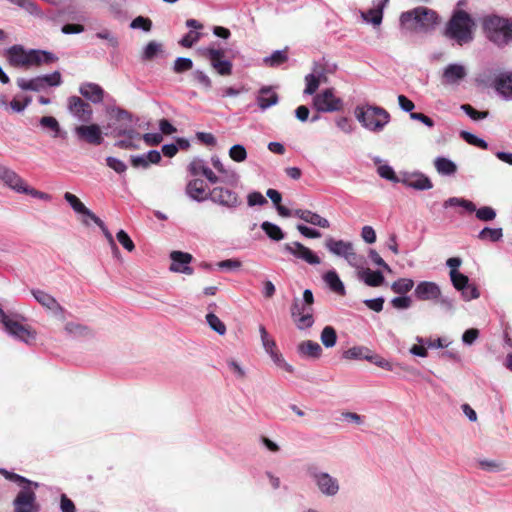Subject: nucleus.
Listing matches in <instances>:
<instances>
[{
    "label": "nucleus",
    "instance_id": "63",
    "mask_svg": "<svg viewBox=\"0 0 512 512\" xmlns=\"http://www.w3.org/2000/svg\"><path fill=\"white\" fill-rule=\"evenodd\" d=\"M367 361L387 371L393 370V366L388 360L384 359L378 354L373 353L371 350L370 355H368Z\"/></svg>",
    "mask_w": 512,
    "mask_h": 512
},
{
    "label": "nucleus",
    "instance_id": "55",
    "mask_svg": "<svg viewBox=\"0 0 512 512\" xmlns=\"http://www.w3.org/2000/svg\"><path fill=\"white\" fill-rule=\"evenodd\" d=\"M202 36V33L199 31L190 30L182 36L178 43L184 48H191L202 38Z\"/></svg>",
    "mask_w": 512,
    "mask_h": 512
},
{
    "label": "nucleus",
    "instance_id": "45",
    "mask_svg": "<svg viewBox=\"0 0 512 512\" xmlns=\"http://www.w3.org/2000/svg\"><path fill=\"white\" fill-rule=\"evenodd\" d=\"M361 17L366 23L372 24L373 26H380L383 21V13L376 7L366 12H361Z\"/></svg>",
    "mask_w": 512,
    "mask_h": 512
},
{
    "label": "nucleus",
    "instance_id": "38",
    "mask_svg": "<svg viewBox=\"0 0 512 512\" xmlns=\"http://www.w3.org/2000/svg\"><path fill=\"white\" fill-rule=\"evenodd\" d=\"M162 51H163V46H162L161 43H159L157 41H154V40L150 41L143 48V51H142V54H141V60L142 61H152Z\"/></svg>",
    "mask_w": 512,
    "mask_h": 512
},
{
    "label": "nucleus",
    "instance_id": "26",
    "mask_svg": "<svg viewBox=\"0 0 512 512\" xmlns=\"http://www.w3.org/2000/svg\"><path fill=\"white\" fill-rule=\"evenodd\" d=\"M256 100L259 108L265 111L279 102V96L272 87L263 86L259 89Z\"/></svg>",
    "mask_w": 512,
    "mask_h": 512
},
{
    "label": "nucleus",
    "instance_id": "11",
    "mask_svg": "<svg viewBox=\"0 0 512 512\" xmlns=\"http://www.w3.org/2000/svg\"><path fill=\"white\" fill-rule=\"evenodd\" d=\"M343 100L334 95L333 88H326L316 94L312 100V106L317 112L331 113L343 109Z\"/></svg>",
    "mask_w": 512,
    "mask_h": 512
},
{
    "label": "nucleus",
    "instance_id": "49",
    "mask_svg": "<svg viewBox=\"0 0 512 512\" xmlns=\"http://www.w3.org/2000/svg\"><path fill=\"white\" fill-rule=\"evenodd\" d=\"M206 321L209 325V327L218 333L219 335H224L226 333V326L221 321V319L215 315L214 313L210 312L206 315Z\"/></svg>",
    "mask_w": 512,
    "mask_h": 512
},
{
    "label": "nucleus",
    "instance_id": "3",
    "mask_svg": "<svg viewBox=\"0 0 512 512\" xmlns=\"http://www.w3.org/2000/svg\"><path fill=\"white\" fill-rule=\"evenodd\" d=\"M440 23L439 14L428 7L418 6L400 14L399 25L407 32L430 34Z\"/></svg>",
    "mask_w": 512,
    "mask_h": 512
},
{
    "label": "nucleus",
    "instance_id": "22",
    "mask_svg": "<svg viewBox=\"0 0 512 512\" xmlns=\"http://www.w3.org/2000/svg\"><path fill=\"white\" fill-rule=\"evenodd\" d=\"M0 180L17 193L26 191L24 180L12 169L0 164Z\"/></svg>",
    "mask_w": 512,
    "mask_h": 512
},
{
    "label": "nucleus",
    "instance_id": "31",
    "mask_svg": "<svg viewBox=\"0 0 512 512\" xmlns=\"http://www.w3.org/2000/svg\"><path fill=\"white\" fill-rule=\"evenodd\" d=\"M200 55L209 61V64H213L217 60H223L226 58V51L219 45L216 47V43H211L207 47L199 48Z\"/></svg>",
    "mask_w": 512,
    "mask_h": 512
},
{
    "label": "nucleus",
    "instance_id": "47",
    "mask_svg": "<svg viewBox=\"0 0 512 512\" xmlns=\"http://www.w3.org/2000/svg\"><path fill=\"white\" fill-rule=\"evenodd\" d=\"M293 320L299 330L309 329L315 322L313 310H308L305 314L299 315L298 317L293 318Z\"/></svg>",
    "mask_w": 512,
    "mask_h": 512
},
{
    "label": "nucleus",
    "instance_id": "21",
    "mask_svg": "<svg viewBox=\"0 0 512 512\" xmlns=\"http://www.w3.org/2000/svg\"><path fill=\"white\" fill-rule=\"evenodd\" d=\"M440 286L432 281H420L415 289L414 296L417 300H436L440 297Z\"/></svg>",
    "mask_w": 512,
    "mask_h": 512
},
{
    "label": "nucleus",
    "instance_id": "2",
    "mask_svg": "<svg viewBox=\"0 0 512 512\" xmlns=\"http://www.w3.org/2000/svg\"><path fill=\"white\" fill-rule=\"evenodd\" d=\"M0 475L6 480L16 483L20 490L13 500V512H40L41 506L37 502L35 490L40 486L38 482L32 481L20 474L0 468Z\"/></svg>",
    "mask_w": 512,
    "mask_h": 512
},
{
    "label": "nucleus",
    "instance_id": "18",
    "mask_svg": "<svg viewBox=\"0 0 512 512\" xmlns=\"http://www.w3.org/2000/svg\"><path fill=\"white\" fill-rule=\"evenodd\" d=\"M171 265L169 270L175 273L192 275L194 270L190 266L193 256L190 253L182 251H172L170 253Z\"/></svg>",
    "mask_w": 512,
    "mask_h": 512
},
{
    "label": "nucleus",
    "instance_id": "37",
    "mask_svg": "<svg viewBox=\"0 0 512 512\" xmlns=\"http://www.w3.org/2000/svg\"><path fill=\"white\" fill-rule=\"evenodd\" d=\"M503 237V230L501 227H484L477 235V238L482 241L498 242Z\"/></svg>",
    "mask_w": 512,
    "mask_h": 512
},
{
    "label": "nucleus",
    "instance_id": "7",
    "mask_svg": "<svg viewBox=\"0 0 512 512\" xmlns=\"http://www.w3.org/2000/svg\"><path fill=\"white\" fill-rule=\"evenodd\" d=\"M480 83L491 87L505 101H512V71H501L492 77V71L484 72Z\"/></svg>",
    "mask_w": 512,
    "mask_h": 512
},
{
    "label": "nucleus",
    "instance_id": "25",
    "mask_svg": "<svg viewBox=\"0 0 512 512\" xmlns=\"http://www.w3.org/2000/svg\"><path fill=\"white\" fill-rule=\"evenodd\" d=\"M297 354L304 359L317 360L322 355V347L312 340H305L298 344Z\"/></svg>",
    "mask_w": 512,
    "mask_h": 512
},
{
    "label": "nucleus",
    "instance_id": "61",
    "mask_svg": "<svg viewBox=\"0 0 512 512\" xmlns=\"http://www.w3.org/2000/svg\"><path fill=\"white\" fill-rule=\"evenodd\" d=\"M206 165L205 160L196 157L189 163L187 170L191 176L197 177L201 175Z\"/></svg>",
    "mask_w": 512,
    "mask_h": 512
},
{
    "label": "nucleus",
    "instance_id": "15",
    "mask_svg": "<svg viewBox=\"0 0 512 512\" xmlns=\"http://www.w3.org/2000/svg\"><path fill=\"white\" fill-rule=\"evenodd\" d=\"M282 249L285 253L290 254L297 259H301L310 265H318L321 262L319 256L314 251L304 246L299 241L286 243L283 245Z\"/></svg>",
    "mask_w": 512,
    "mask_h": 512
},
{
    "label": "nucleus",
    "instance_id": "51",
    "mask_svg": "<svg viewBox=\"0 0 512 512\" xmlns=\"http://www.w3.org/2000/svg\"><path fill=\"white\" fill-rule=\"evenodd\" d=\"M106 165L115 171L118 175L122 176L127 170V164L121 159L114 156H107L105 158Z\"/></svg>",
    "mask_w": 512,
    "mask_h": 512
},
{
    "label": "nucleus",
    "instance_id": "29",
    "mask_svg": "<svg viewBox=\"0 0 512 512\" xmlns=\"http://www.w3.org/2000/svg\"><path fill=\"white\" fill-rule=\"evenodd\" d=\"M39 125L43 130H49L52 132L53 138H60L65 140L67 138V132L63 130L58 120L53 116H43L39 119Z\"/></svg>",
    "mask_w": 512,
    "mask_h": 512
},
{
    "label": "nucleus",
    "instance_id": "34",
    "mask_svg": "<svg viewBox=\"0 0 512 512\" xmlns=\"http://www.w3.org/2000/svg\"><path fill=\"white\" fill-rule=\"evenodd\" d=\"M63 197L75 213L87 216L89 218L95 214L90 209H88L76 195L70 192H66Z\"/></svg>",
    "mask_w": 512,
    "mask_h": 512
},
{
    "label": "nucleus",
    "instance_id": "33",
    "mask_svg": "<svg viewBox=\"0 0 512 512\" xmlns=\"http://www.w3.org/2000/svg\"><path fill=\"white\" fill-rule=\"evenodd\" d=\"M31 54V66L41 64H51L58 60V57L47 50L42 49H30Z\"/></svg>",
    "mask_w": 512,
    "mask_h": 512
},
{
    "label": "nucleus",
    "instance_id": "39",
    "mask_svg": "<svg viewBox=\"0 0 512 512\" xmlns=\"http://www.w3.org/2000/svg\"><path fill=\"white\" fill-rule=\"evenodd\" d=\"M370 349L365 346H354L344 351L342 357L350 360H367Z\"/></svg>",
    "mask_w": 512,
    "mask_h": 512
},
{
    "label": "nucleus",
    "instance_id": "48",
    "mask_svg": "<svg viewBox=\"0 0 512 512\" xmlns=\"http://www.w3.org/2000/svg\"><path fill=\"white\" fill-rule=\"evenodd\" d=\"M449 276L453 287L457 291L464 289L470 283L469 277L461 272L450 271Z\"/></svg>",
    "mask_w": 512,
    "mask_h": 512
},
{
    "label": "nucleus",
    "instance_id": "36",
    "mask_svg": "<svg viewBox=\"0 0 512 512\" xmlns=\"http://www.w3.org/2000/svg\"><path fill=\"white\" fill-rule=\"evenodd\" d=\"M288 60V47L275 50L271 55L263 58V63L271 68L280 67Z\"/></svg>",
    "mask_w": 512,
    "mask_h": 512
},
{
    "label": "nucleus",
    "instance_id": "6",
    "mask_svg": "<svg viewBox=\"0 0 512 512\" xmlns=\"http://www.w3.org/2000/svg\"><path fill=\"white\" fill-rule=\"evenodd\" d=\"M482 29L485 37L500 48L512 41V19L488 15L483 18Z\"/></svg>",
    "mask_w": 512,
    "mask_h": 512
},
{
    "label": "nucleus",
    "instance_id": "59",
    "mask_svg": "<svg viewBox=\"0 0 512 512\" xmlns=\"http://www.w3.org/2000/svg\"><path fill=\"white\" fill-rule=\"evenodd\" d=\"M259 333L261 337L262 346L267 354L269 352H272V350H274L275 348H277L275 340L269 337V334L264 325L259 326Z\"/></svg>",
    "mask_w": 512,
    "mask_h": 512
},
{
    "label": "nucleus",
    "instance_id": "43",
    "mask_svg": "<svg viewBox=\"0 0 512 512\" xmlns=\"http://www.w3.org/2000/svg\"><path fill=\"white\" fill-rule=\"evenodd\" d=\"M215 72L223 77L230 76L233 73V63L230 59L217 60L210 65Z\"/></svg>",
    "mask_w": 512,
    "mask_h": 512
},
{
    "label": "nucleus",
    "instance_id": "41",
    "mask_svg": "<svg viewBox=\"0 0 512 512\" xmlns=\"http://www.w3.org/2000/svg\"><path fill=\"white\" fill-rule=\"evenodd\" d=\"M390 287L394 293L406 295L414 287V281L411 278H399Z\"/></svg>",
    "mask_w": 512,
    "mask_h": 512
},
{
    "label": "nucleus",
    "instance_id": "54",
    "mask_svg": "<svg viewBox=\"0 0 512 512\" xmlns=\"http://www.w3.org/2000/svg\"><path fill=\"white\" fill-rule=\"evenodd\" d=\"M305 222L312 224L314 226H318L321 228H329L330 223L326 218H323L316 212H312L310 210H307L305 215Z\"/></svg>",
    "mask_w": 512,
    "mask_h": 512
},
{
    "label": "nucleus",
    "instance_id": "46",
    "mask_svg": "<svg viewBox=\"0 0 512 512\" xmlns=\"http://www.w3.org/2000/svg\"><path fill=\"white\" fill-rule=\"evenodd\" d=\"M377 172L379 176L385 180L391 181L393 183H402L401 174L397 175L393 167L388 164L380 165L377 168Z\"/></svg>",
    "mask_w": 512,
    "mask_h": 512
},
{
    "label": "nucleus",
    "instance_id": "1",
    "mask_svg": "<svg viewBox=\"0 0 512 512\" xmlns=\"http://www.w3.org/2000/svg\"><path fill=\"white\" fill-rule=\"evenodd\" d=\"M476 22L472 15L464 9L454 8L446 22L442 35L452 45L464 46L474 40Z\"/></svg>",
    "mask_w": 512,
    "mask_h": 512
},
{
    "label": "nucleus",
    "instance_id": "50",
    "mask_svg": "<svg viewBox=\"0 0 512 512\" xmlns=\"http://www.w3.org/2000/svg\"><path fill=\"white\" fill-rule=\"evenodd\" d=\"M191 77L195 83L199 84L205 90L212 88V80L204 71L196 69L191 73Z\"/></svg>",
    "mask_w": 512,
    "mask_h": 512
},
{
    "label": "nucleus",
    "instance_id": "52",
    "mask_svg": "<svg viewBox=\"0 0 512 512\" xmlns=\"http://www.w3.org/2000/svg\"><path fill=\"white\" fill-rule=\"evenodd\" d=\"M90 219L101 229L103 235L109 242L111 249L117 251L116 242L106 224L96 214H94Z\"/></svg>",
    "mask_w": 512,
    "mask_h": 512
},
{
    "label": "nucleus",
    "instance_id": "32",
    "mask_svg": "<svg viewBox=\"0 0 512 512\" xmlns=\"http://www.w3.org/2000/svg\"><path fill=\"white\" fill-rule=\"evenodd\" d=\"M436 171L442 176H452L457 172V165L451 159L438 156L434 160Z\"/></svg>",
    "mask_w": 512,
    "mask_h": 512
},
{
    "label": "nucleus",
    "instance_id": "8",
    "mask_svg": "<svg viewBox=\"0 0 512 512\" xmlns=\"http://www.w3.org/2000/svg\"><path fill=\"white\" fill-rule=\"evenodd\" d=\"M24 320H26L24 316L15 313L5 317L2 325L9 336L30 345L36 340V331L30 326L23 325L21 322Z\"/></svg>",
    "mask_w": 512,
    "mask_h": 512
},
{
    "label": "nucleus",
    "instance_id": "44",
    "mask_svg": "<svg viewBox=\"0 0 512 512\" xmlns=\"http://www.w3.org/2000/svg\"><path fill=\"white\" fill-rule=\"evenodd\" d=\"M322 76L323 72H320L318 75H315L314 73L307 74L305 76V89L303 93L306 95H313L320 85V77Z\"/></svg>",
    "mask_w": 512,
    "mask_h": 512
},
{
    "label": "nucleus",
    "instance_id": "57",
    "mask_svg": "<svg viewBox=\"0 0 512 512\" xmlns=\"http://www.w3.org/2000/svg\"><path fill=\"white\" fill-rule=\"evenodd\" d=\"M228 154L235 162H243L247 159V150L242 144H235L231 146Z\"/></svg>",
    "mask_w": 512,
    "mask_h": 512
},
{
    "label": "nucleus",
    "instance_id": "40",
    "mask_svg": "<svg viewBox=\"0 0 512 512\" xmlns=\"http://www.w3.org/2000/svg\"><path fill=\"white\" fill-rule=\"evenodd\" d=\"M460 137L469 145L478 147L483 150H487L489 148V144L487 141H485L483 138H480L479 136L475 135L472 132L462 130L460 131Z\"/></svg>",
    "mask_w": 512,
    "mask_h": 512
},
{
    "label": "nucleus",
    "instance_id": "10",
    "mask_svg": "<svg viewBox=\"0 0 512 512\" xmlns=\"http://www.w3.org/2000/svg\"><path fill=\"white\" fill-rule=\"evenodd\" d=\"M208 200L219 206L227 208L229 211H235L242 205V200L238 193L225 186H215L208 191Z\"/></svg>",
    "mask_w": 512,
    "mask_h": 512
},
{
    "label": "nucleus",
    "instance_id": "35",
    "mask_svg": "<svg viewBox=\"0 0 512 512\" xmlns=\"http://www.w3.org/2000/svg\"><path fill=\"white\" fill-rule=\"evenodd\" d=\"M260 227L266 236L272 241L278 242L286 238V233L275 223L264 221L261 223Z\"/></svg>",
    "mask_w": 512,
    "mask_h": 512
},
{
    "label": "nucleus",
    "instance_id": "58",
    "mask_svg": "<svg viewBox=\"0 0 512 512\" xmlns=\"http://www.w3.org/2000/svg\"><path fill=\"white\" fill-rule=\"evenodd\" d=\"M152 25L153 24L150 18L144 16H137L131 21L129 27L131 29H139L143 32H149L152 29Z\"/></svg>",
    "mask_w": 512,
    "mask_h": 512
},
{
    "label": "nucleus",
    "instance_id": "16",
    "mask_svg": "<svg viewBox=\"0 0 512 512\" xmlns=\"http://www.w3.org/2000/svg\"><path fill=\"white\" fill-rule=\"evenodd\" d=\"M401 180L404 186L417 191H426L433 187L431 179L420 171H403L401 172Z\"/></svg>",
    "mask_w": 512,
    "mask_h": 512
},
{
    "label": "nucleus",
    "instance_id": "14",
    "mask_svg": "<svg viewBox=\"0 0 512 512\" xmlns=\"http://www.w3.org/2000/svg\"><path fill=\"white\" fill-rule=\"evenodd\" d=\"M74 134L79 141L95 146L101 145L104 141L102 130L100 126L95 123L76 126L74 128Z\"/></svg>",
    "mask_w": 512,
    "mask_h": 512
},
{
    "label": "nucleus",
    "instance_id": "4",
    "mask_svg": "<svg viewBox=\"0 0 512 512\" xmlns=\"http://www.w3.org/2000/svg\"><path fill=\"white\" fill-rule=\"evenodd\" d=\"M106 114L109 121L105 127L106 135L112 137H129L139 139L141 136L136 130L139 118L134 116L130 111L119 106H107Z\"/></svg>",
    "mask_w": 512,
    "mask_h": 512
},
{
    "label": "nucleus",
    "instance_id": "12",
    "mask_svg": "<svg viewBox=\"0 0 512 512\" xmlns=\"http://www.w3.org/2000/svg\"><path fill=\"white\" fill-rule=\"evenodd\" d=\"M307 472L315 481L318 489L325 496H335L339 491L338 480L329 473L319 472L315 466H309Z\"/></svg>",
    "mask_w": 512,
    "mask_h": 512
},
{
    "label": "nucleus",
    "instance_id": "56",
    "mask_svg": "<svg viewBox=\"0 0 512 512\" xmlns=\"http://www.w3.org/2000/svg\"><path fill=\"white\" fill-rule=\"evenodd\" d=\"M460 109L474 121L483 120L488 117V111H478L470 104H462Z\"/></svg>",
    "mask_w": 512,
    "mask_h": 512
},
{
    "label": "nucleus",
    "instance_id": "60",
    "mask_svg": "<svg viewBox=\"0 0 512 512\" xmlns=\"http://www.w3.org/2000/svg\"><path fill=\"white\" fill-rule=\"evenodd\" d=\"M268 354L271 357L272 361L277 366L283 368L286 372H289V373L294 372V368L292 367V365H290L289 363H287L284 360L282 354L277 350V348H275L274 350H272V352H269Z\"/></svg>",
    "mask_w": 512,
    "mask_h": 512
},
{
    "label": "nucleus",
    "instance_id": "24",
    "mask_svg": "<svg viewBox=\"0 0 512 512\" xmlns=\"http://www.w3.org/2000/svg\"><path fill=\"white\" fill-rule=\"evenodd\" d=\"M185 193L191 200L198 203L205 202L209 199L208 191H206L205 188V182L200 178H194L188 181L185 187Z\"/></svg>",
    "mask_w": 512,
    "mask_h": 512
},
{
    "label": "nucleus",
    "instance_id": "19",
    "mask_svg": "<svg viewBox=\"0 0 512 512\" xmlns=\"http://www.w3.org/2000/svg\"><path fill=\"white\" fill-rule=\"evenodd\" d=\"M31 294L40 305L50 310L55 316L64 317V307L52 295L41 289H31Z\"/></svg>",
    "mask_w": 512,
    "mask_h": 512
},
{
    "label": "nucleus",
    "instance_id": "13",
    "mask_svg": "<svg viewBox=\"0 0 512 512\" xmlns=\"http://www.w3.org/2000/svg\"><path fill=\"white\" fill-rule=\"evenodd\" d=\"M67 110L78 121L90 123L93 119V109L83 98L72 95L67 98Z\"/></svg>",
    "mask_w": 512,
    "mask_h": 512
},
{
    "label": "nucleus",
    "instance_id": "62",
    "mask_svg": "<svg viewBox=\"0 0 512 512\" xmlns=\"http://www.w3.org/2000/svg\"><path fill=\"white\" fill-rule=\"evenodd\" d=\"M116 238H117V241L127 251L132 252L135 249L134 242L132 241L131 237L125 230L120 229L116 234Z\"/></svg>",
    "mask_w": 512,
    "mask_h": 512
},
{
    "label": "nucleus",
    "instance_id": "9",
    "mask_svg": "<svg viewBox=\"0 0 512 512\" xmlns=\"http://www.w3.org/2000/svg\"><path fill=\"white\" fill-rule=\"evenodd\" d=\"M443 206L445 208L462 207L469 213L475 212L476 218L483 222H491L496 218L497 215L496 210L491 206H482L477 208L472 201L459 197H450L444 202Z\"/></svg>",
    "mask_w": 512,
    "mask_h": 512
},
{
    "label": "nucleus",
    "instance_id": "42",
    "mask_svg": "<svg viewBox=\"0 0 512 512\" xmlns=\"http://www.w3.org/2000/svg\"><path fill=\"white\" fill-rule=\"evenodd\" d=\"M320 339L324 347H334L337 343V333L335 328L329 325L325 326L321 331Z\"/></svg>",
    "mask_w": 512,
    "mask_h": 512
},
{
    "label": "nucleus",
    "instance_id": "5",
    "mask_svg": "<svg viewBox=\"0 0 512 512\" xmlns=\"http://www.w3.org/2000/svg\"><path fill=\"white\" fill-rule=\"evenodd\" d=\"M354 116L363 128L373 133L382 132L391 120L386 109L369 103L357 105Z\"/></svg>",
    "mask_w": 512,
    "mask_h": 512
},
{
    "label": "nucleus",
    "instance_id": "28",
    "mask_svg": "<svg viewBox=\"0 0 512 512\" xmlns=\"http://www.w3.org/2000/svg\"><path fill=\"white\" fill-rule=\"evenodd\" d=\"M358 278L369 287H379L385 283V277L380 270L362 269L358 272Z\"/></svg>",
    "mask_w": 512,
    "mask_h": 512
},
{
    "label": "nucleus",
    "instance_id": "17",
    "mask_svg": "<svg viewBox=\"0 0 512 512\" xmlns=\"http://www.w3.org/2000/svg\"><path fill=\"white\" fill-rule=\"evenodd\" d=\"M4 56L6 57L8 64L12 67L31 66L30 50H25V48L20 44H15L5 49Z\"/></svg>",
    "mask_w": 512,
    "mask_h": 512
},
{
    "label": "nucleus",
    "instance_id": "53",
    "mask_svg": "<svg viewBox=\"0 0 512 512\" xmlns=\"http://www.w3.org/2000/svg\"><path fill=\"white\" fill-rule=\"evenodd\" d=\"M193 60L188 57H177L173 64V71L177 74L187 72L193 68Z\"/></svg>",
    "mask_w": 512,
    "mask_h": 512
},
{
    "label": "nucleus",
    "instance_id": "30",
    "mask_svg": "<svg viewBox=\"0 0 512 512\" xmlns=\"http://www.w3.org/2000/svg\"><path fill=\"white\" fill-rule=\"evenodd\" d=\"M323 280L331 291L340 296H344L346 294L344 283L340 279L336 270L331 269L324 273Z\"/></svg>",
    "mask_w": 512,
    "mask_h": 512
},
{
    "label": "nucleus",
    "instance_id": "27",
    "mask_svg": "<svg viewBox=\"0 0 512 512\" xmlns=\"http://www.w3.org/2000/svg\"><path fill=\"white\" fill-rule=\"evenodd\" d=\"M325 248L332 254L343 257L346 256L347 251L353 250V244L350 241H344L342 239H335L333 237H328L325 240Z\"/></svg>",
    "mask_w": 512,
    "mask_h": 512
},
{
    "label": "nucleus",
    "instance_id": "23",
    "mask_svg": "<svg viewBox=\"0 0 512 512\" xmlns=\"http://www.w3.org/2000/svg\"><path fill=\"white\" fill-rule=\"evenodd\" d=\"M467 76L466 68L459 63L448 64L443 71L442 83L454 85L460 83Z\"/></svg>",
    "mask_w": 512,
    "mask_h": 512
},
{
    "label": "nucleus",
    "instance_id": "20",
    "mask_svg": "<svg viewBox=\"0 0 512 512\" xmlns=\"http://www.w3.org/2000/svg\"><path fill=\"white\" fill-rule=\"evenodd\" d=\"M78 90L82 97L92 104L102 103L106 96L105 90L94 82H83Z\"/></svg>",
    "mask_w": 512,
    "mask_h": 512
},
{
    "label": "nucleus",
    "instance_id": "64",
    "mask_svg": "<svg viewBox=\"0 0 512 512\" xmlns=\"http://www.w3.org/2000/svg\"><path fill=\"white\" fill-rule=\"evenodd\" d=\"M464 301H471L480 296V292L475 284L469 283L464 289L459 291Z\"/></svg>",
    "mask_w": 512,
    "mask_h": 512
}]
</instances>
